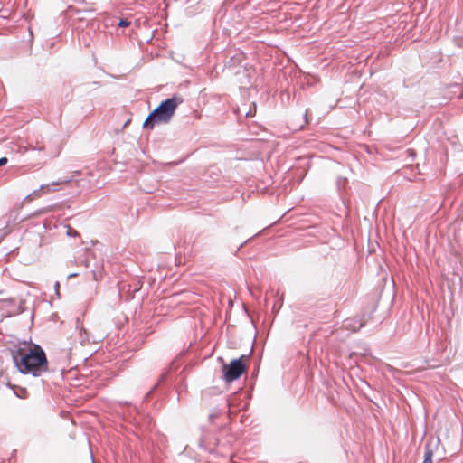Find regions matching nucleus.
I'll return each mask as SVG.
<instances>
[{"label":"nucleus","mask_w":463,"mask_h":463,"mask_svg":"<svg viewBox=\"0 0 463 463\" xmlns=\"http://www.w3.org/2000/svg\"><path fill=\"white\" fill-rule=\"evenodd\" d=\"M307 112L306 111L305 114H304V118H305L306 122H307Z\"/></svg>","instance_id":"dca6fc26"},{"label":"nucleus","mask_w":463,"mask_h":463,"mask_svg":"<svg viewBox=\"0 0 463 463\" xmlns=\"http://www.w3.org/2000/svg\"><path fill=\"white\" fill-rule=\"evenodd\" d=\"M13 361L18 371L24 374L39 377L48 371V360L44 350L33 344L28 350L19 348L12 353Z\"/></svg>","instance_id":"f257e3e1"},{"label":"nucleus","mask_w":463,"mask_h":463,"mask_svg":"<svg viewBox=\"0 0 463 463\" xmlns=\"http://www.w3.org/2000/svg\"><path fill=\"white\" fill-rule=\"evenodd\" d=\"M433 450L429 444L425 445V456L422 463H432Z\"/></svg>","instance_id":"423d86ee"},{"label":"nucleus","mask_w":463,"mask_h":463,"mask_svg":"<svg viewBox=\"0 0 463 463\" xmlns=\"http://www.w3.org/2000/svg\"><path fill=\"white\" fill-rule=\"evenodd\" d=\"M69 181H70V180H69V179H67V180H63V181H61V182H54V183L52 184V185L58 186V185H60L61 183H68Z\"/></svg>","instance_id":"f8f14e48"},{"label":"nucleus","mask_w":463,"mask_h":463,"mask_svg":"<svg viewBox=\"0 0 463 463\" xmlns=\"http://www.w3.org/2000/svg\"><path fill=\"white\" fill-rule=\"evenodd\" d=\"M66 233L69 237H79L80 236V233L76 230H74L73 228H71L70 226H67Z\"/></svg>","instance_id":"0eeeda50"},{"label":"nucleus","mask_w":463,"mask_h":463,"mask_svg":"<svg viewBox=\"0 0 463 463\" xmlns=\"http://www.w3.org/2000/svg\"><path fill=\"white\" fill-rule=\"evenodd\" d=\"M255 112H256V108H254V112H252L251 109H250L246 112L245 116H246V117H253V116L255 115Z\"/></svg>","instance_id":"9d476101"},{"label":"nucleus","mask_w":463,"mask_h":463,"mask_svg":"<svg viewBox=\"0 0 463 463\" xmlns=\"http://www.w3.org/2000/svg\"><path fill=\"white\" fill-rule=\"evenodd\" d=\"M45 189H47L48 191L50 190L49 184H43L40 186V190H45Z\"/></svg>","instance_id":"ddd939ff"},{"label":"nucleus","mask_w":463,"mask_h":463,"mask_svg":"<svg viewBox=\"0 0 463 463\" xmlns=\"http://www.w3.org/2000/svg\"><path fill=\"white\" fill-rule=\"evenodd\" d=\"M178 102L175 97L163 100L146 118L144 128H153L156 124L168 123L175 114Z\"/></svg>","instance_id":"f03ea898"},{"label":"nucleus","mask_w":463,"mask_h":463,"mask_svg":"<svg viewBox=\"0 0 463 463\" xmlns=\"http://www.w3.org/2000/svg\"><path fill=\"white\" fill-rule=\"evenodd\" d=\"M242 357L233 359L230 364L223 365V379L227 383L238 380L246 371V365L242 362Z\"/></svg>","instance_id":"7ed1b4c3"},{"label":"nucleus","mask_w":463,"mask_h":463,"mask_svg":"<svg viewBox=\"0 0 463 463\" xmlns=\"http://www.w3.org/2000/svg\"><path fill=\"white\" fill-rule=\"evenodd\" d=\"M220 445H221V443L218 439H216V438L211 439L208 436H203L199 442V446L210 453L218 452L217 447Z\"/></svg>","instance_id":"20e7f679"},{"label":"nucleus","mask_w":463,"mask_h":463,"mask_svg":"<svg viewBox=\"0 0 463 463\" xmlns=\"http://www.w3.org/2000/svg\"><path fill=\"white\" fill-rule=\"evenodd\" d=\"M118 25L119 27H128L130 25V22L128 19H120Z\"/></svg>","instance_id":"6e6552de"},{"label":"nucleus","mask_w":463,"mask_h":463,"mask_svg":"<svg viewBox=\"0 0 463 463\" xmlns=\"http://www.w3.org/2000/svg\"><path fill=\"white\" fill-rule=\"evenodd\" d=\"M37 149L39 151H43L45 149V147L43 146H38Z\"/></svg>","instance_id":"2eb2a0df"},{"label":"nucleus","mask_w":463,"mask_h":463,"mask_svg":"<svg viewBox=\"0 0 463 463\" xmlns=\"http://www.w3.org/2000/svg\"><path fill=\"white\" fill-rule=\"evenodd\" d=\"M218 415H219V412H218V411H213V412H211V413L209 414V419H210V420H211V421H213V419H214V418H216V417H218Z\"/></svg>","instance_id":"1a4fd4ad"},{"label":"nucleus","mask_w":463,"mask_h":463,"mask_svg":"<svg viewBox=\"0 0 463 463\" xmlns=\"http://www.w3.org/2000/svg\"><path fill=\"white\" fill-rule=\"evenodd\" d=\"M6 163H7V158L6 157H1L0 158V166L5 165Z\"/></svg>","instance_id":"9b49d317"},{"label":"nucleus","mask_w":463,"mask_h":463,"mask_svg":"<svg viewBox=\"0 0 463 463\" xmlns=\"http://www.w3.org/2000/svg\"><path fill=\"white\" fill-rule=\"evenodd\" d=\"M38 190H34L31 194L28 195V197L30 196H37L38 195Z\"/></svg>","instance_id":"4468645a"},{"label":"nucleus","mask_w":463,"mask_h":463,"mask_svg":"<svg viewBox=\"0 0 463 463\" xmlns=\"http://www.w3.org/2000/svg\"><path fill=\"white\" fill-rule=\"evenodd\" d=\"M168 373L169 369L165 370L164 373H161L157 383H156L154 387L146 393V398H148L153 393V392L158 387L160 383L164 382L167 378Z\"/></svg>","instance_id":"39448f33"}]
</instances>
